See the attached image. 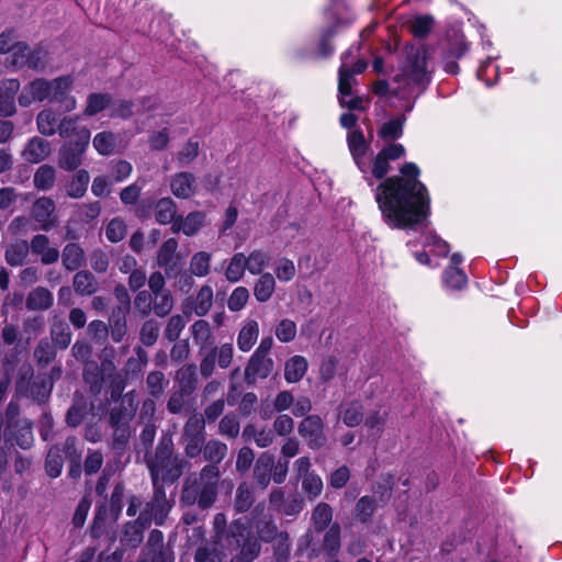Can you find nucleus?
<instances>
[{"label":"nucleus","mask_w":562,"mask_h":562,"mask_svg":"<svg viewBox=\"0 0 562 562\" xmlns=\"http://www.w3.org/2000/svg\"><path fill=\"white\" fill-rule=\"evenodd\" d=\"M56 346L47 338L41 339L34 349V358L41 367L49 364L56 358Z\"/></svg>","instance_id":"nucleus-50"},{"label":"nucleus","mask_w":562,"mask_h":562,"mask_svg":"<svg viewBox=\"0 0 562 562\" xmlns=\"http://www.w3.org/2000/svg\"><path fill=\"white\" fill-rule=\"evenodd\" d=\"M259 336V324L256 319L247 318L244 321L237 335V347L240 351H249L256 344Z\"/></svg>","instance_id":"nucleus-31"},{"label":"nucleus","mask_w":562,"mask_h":562,"mask_svg":"<svg viewBox=\"0 0 562 562\" xmlns=\"http://www.w3.org/2000/svg\"><path fill=\"white\" fill-rule=\"evenodd\" d=\"M224 553L216 543H204L200 546L194 554V562H223Z\"/></svg>","instance_id":"nucleus-58"},{"label":"nucleus","mask_w":562,"mask_h":562,"mask_svg":"<svg viewBox=\"0 0 562 562\" xmlns=\"http://www.w3.org/2000/svg\"><path fill=\"white\" fill-rule=\"evenodd\" d=\"M88 145L86 132L81 134V142H66L58 153L59 167L67 171L76 170L82 164Z\"/></svg>","instance_id":"nucleus-12"},{"label":"nucleus","mask_w":562,"mask_h":562,"mask_svg":"<svg viewBox=\"0 0 562 562\" xmlns=\"http://www.w3.org/2000/svg\"><path fill=\"white\" fill-rule=\"evenodd\" d=\"M61 261L66 270L75 271L83 265L85 251L78 244L69 243L63 249Z\"/></svg>","instance_id":"nucleus-40"},{"label":"nucleus","mask_w":562,"mask_h":562,"mask_svg":"<svg viewBox=\"0 0 562 562\" xmlns=\"http://www.w3.org/2000/svg\"><path fill=\"white\" fill-rule=\"evenodd\" d=\"M190 330L194 342L200 347L199 352L209 350L214 346V337L209 322L204 319L195 321Z\"/></svg>","instance_id":"nucleus-32"},{"label":"nucleus","mask_w":562,"mask_h":562,"mask_svg":"<svg viewBox=\"0 0 562 562\" xmlns=\"http://www.w3.org/2000/svg\"><path fill=\"white\" fill-rule=\"evenodd\" d=\"M87 134V142L90 140V131L86 126L79 125V116H65L59 121L57 133L63 138L75 139L72 142H81V134Z\"/></svg>","instance_id":"nucleus-30"},{"label":"nucleus","mask_w":562,"mask_h":562,"mask_svg":"<svg viewBox=\"0 0 562 562\" xmlns=\"http://www.w3.org/2000/svg\"><path fill=\"white\" fill-rule=\"evenodd\" d=\"M276 279L270 272L261 273L254 285V296L259 303L268 302L276 290Z\"/></svg>","instance_id":"nucleus-37"},{"label":"nucleus","mask_w":562,"mask_h":562,"mask_svg":"<svg viewBox=\"0 0 562 562\" xmlns=\"http://www.w3.org/2000/svg\"><path fill=\"white\" fill-rule=\"evenodd\" d=\"M54 212L55 202L50 198L42 196L33 203L31 215L40 224L41 229L47 232L56 225Z\"/></svg>","instance_id":"nucleus-17"},{"label":"nucleus","mask_w":562,"mask_h":562,"mask_svg":"<svg viewBox=\"0 0 562 562\" xmlns=\"http://www.w3.org/2000/svg\"><path fill=\"white\" fill-rule=\"evenodd\" d=\"M442 281L446 288L451 290H461L465 286L468 278L458 267H448L443 271Z\"/></svg>","instance_id":"nucleus-59"},{"label":"nucleus","mask_w":562,"mask_h":562,"mask_svg":"<svg viewBox=\"0 0 562 562\" xmlns=\"http://www.w3.org/2000/svg\"><path fill=\"white\" fill-rule=\"evenodd\" d=\"M56 171L55 168L49 165L41 166L33 178L35 188L47 191L53 188L55 183Z\"/></svg>","instance_id":"nucleus-57"},{"label":"nucleus","mask_w":562,"mask_h":562,"mask_svg":"<svg viewBox=\"0 0 562 562\" xmlns=\"http://www.w3.org/2000/svg\"><path fill=\"white\" fill-rule=\"evenodd\" d=\"M172 507L173 501L167 497L165 486H153L151 497L144 504L139 512V521L143 526H150L153 522L157 526H162Z\"/></svg>","instance_id":"nucleus-6"},{"label":"nucleus","mask_w":562,"mask_h":562,"mask_svg":"<svg viewBox=\"0 0 562 562\" xmlns=\"http://www.w3.org/2000/svg\"><path fill=\"white\" fill-rule=\"evenodd\" d=\"M429 54L424 46H406L398 72L393 78V95L400 100H408L417 91L414 100L426 91L431 81L428 69Z\"/></svg>","instance_id":"nucleus-2"},{"label":"nucleus","mask_w":562,"mask_h":562,"mask_svg":"<svg viewBox=\"0 0 562 562\" xmlns=\"http://www.w3.org/2000/svg\"><path fill=\"white\" fill-rule=\"evenodd\" d=\"M342 422L348 427H356L363 420L361 403L353 401L345 406L340 413Z\"/></svg>","instance_id":"nucleus-62"},{"label":"nucleus","mask_w":562,"mask_h":562,"mask_svg":"<svg viewBox=\"0 0 562 562\" xmlns=\"http://www.w3.org/2000/svg\"><path fill=\"white\" fill-rule=\"evenodd\" d=\"M177 249L178 241L175 238H168L158 250L157 265L165 270L167 277H172L178 272Z\"/></svg>","instance_id":"nucleus-23"},{"label":"nucleus","mask_w":562,"mask_h":562,"mask_svg":"<svg viewBox=\"0 0 562 562\" xmlns=\"http://www.w3.org/2000/svg\"><path fill=\"white\" fill-rule=\"evenodd\" d=\"M227 542L229 547L240 548L239 554L235 558L241 562H252L261 550L260 542L251 535L250 528L243 519H236L231 524Z\"/></svg>","instance_id":"nucleus-5"},{"label":"nucleus","mask_w":562,"mask_h":562,"mask_svg":"<svg viewBox=\"0 0 562 562\" xmlns=\"http://www.w3.org/2000/svg\"><path fill=\"white\" fill-rule=\"evenodd\" d=\"M339 10L340 5H334L326 11L327 19L333 23L324 29L321 34L316 53V56L321 58H327L334 54L335 47L331 44V38L336 35L340 26L349 25L353 21V16L351 14L340 16Z\"/></svg>","instance_id":"nucleus-8"},{"label":"nucleus","mask_w":562,"mask_h":562,"mask_svg":"<svg viewBox=\"0 0 562 562\" xmlns=\"http://www.w3.org/2000/svg\"><path fill=\"white\" fill-rule=\"evenodd\" d=\"M112 101L109 93H90L83 110L85 116H93L102 112Z\"/></svg>","instance_id":"nucleus-53"},{"label":"nucleus","mask_w":562,"mask_h":562,"mask_svg":"<svg viewBox=\"0 0 562 562\" xmlns=\"http://www.w3.org/2000/svg\"><path fill=\"white\" fill-rule=\"evenodd\" d=\"M333 519V509L327 503H318L313 510L312 520L317 532L324 531Z\"/></svg>","instance_id":"nucleus-54"},{"label":"nucleus","mask_w":562,"mask_h":562,"mask_svg":"<svg viewBox=\"0 0 562 562\" xmlns=\"http://www.w3.org/2000/svg\"><path fill=\"white\" fill-rule=\"evenodd\" d=\"M52 344L60 349H67L72 339L69 325L63 319H56L50 326Z\"/></svg>","instance_id":"nucleus-44"},{"label":"nucleus","mask_w":562,"mask_h":562,"mask_svg":"<svg viewBox=\"0 0 562 562\" xmlns=\"http://www.w3.org/2000/svg\"><path fill=\"white\" fill-rule=\"evenodd\" d=\"M50 80L37 78L25 85L19 97L18 102L21 106L27 108L35 102L49 101Z\"/></svg>","instance_id":"nucleus-15"},{"label":"nucleus","mask_w":562,"mask_h":562,"mask_svg":"<svg viewBox=\"0 0 562 562\" xmlns=\"http://www.w3.org/2000/svg\"><path fill=\"white\" fill-rule=\"evenodd\" d=\"M34 441L32 425L30 422L5 425L3 429V447L4 449H12L19 447L26 450L32 447Z\"/></svg>","instance_id":"nucleus-11"},{"label":"nucleus","mask_w":562,"mask_h":562,"mask_svg":"<svg viewBox=\"0 0 562 562\" xmlns=\"http://www.w3.org/2000/svg\"><path fill=\"white\" fill-rule=\"evenodd\" d=\"M119 135L110 131H103L93 137L94 149L102 156H109L114 153L117 145Z\"/></svg>","instance_id":"nucleus-45"},{"label":"nucleus","mask_w":562,"mask_h":562,"mask_svg":"<svg viewBox=\"0 0 562 562\" xmlns=\"http://www.w3.org/2000/svg\"><path fill=\"white\" fill-rule=\"evenodd\" d=\"M265 507L257 505L254 510V515H262V518L255 521V528L258 537L261 541L272 542V540L279 535L278 528L273 522L271 515L263 514Z\"/></svg>","instance_id":"nucleus-28"},{"label":"nucleus","mask_w":562,"mask_h":562,"mask_svg":"<svg viewBox=\"0 0 562 562\" xmlns=\"http://www.w3.org/2000/svg\"><path fill=\"white\" fill-rule=\"evenodd\" d=\"M50 153V144L42 137L34 136L25 145L22 156L31 164L43 161Z\"/></svg>","instance_id":"nucleus-26"},{"label":"nucleus","mask_w":562,"mask_h":562,"mask_svg":"<svg viewBox=\"0 0 562 562\" xmlns=\"http://www.w3.org/2000/svg\"><path fill=\"white\" fill-rule=\"evenodd\" d=\"M227 451V445L218 439L205 440L202 448L203 459L209 462L207 465L217 467L226 458Z\"/></svg>","instance_id":"nucleus-35"},{"label":"nucleus","mask_w":562,"mask_h":562,"mask_svg":"<svg viewBox=\"0 0 562 562\" xmlns=\"http://www.w3.org/2000/svg\"><path fill=\"white\" fill-rule=\"evenodd\" d=\"M246 262H245V254L244 252H236L233 255V257L228 260L227 267L225 269V278L231 283L239 282L245 274L246 269Z\"/></svg>","instance_id":"nucleus-46"},{"label":"nucleus","mask_w":562,"mask_h":562,"mask_svg":"<svg viewBox=\"0 0 562 562\" xmlns=\"http://www.w3.org/2000/svg\"><path fill=\"white\" fill-rule=\"evenodd\" d=\"M160 331V325L156 319H147L139 330V339L143 345L150 347L156 344Z\"/></svg>","instance_id":"nucleus-63"},{"label":"nucleus","mask_w":562,"mask_h":562,"mask_svg":"<svg viewBox=\"0 0 562 562\" xmlns=\"http://www.w3.org/2000/svg\"><path fill=\"white\" fill-rule=\"evenodd\" d=\"M83 380L90 385L92 392H99L102 387L104 373L102 368L93 361L89 360L83 363Z\"/></svg>","instance_id":"nucleus-48"},{"label":"nucleus","mask_w":562,"mask_h":562,"mask_svg":"<svg viewBox=\"0 0 562 562\" xmlns=\"http://www.w3.org/2000/svg\"><path fill=\"white\" fill-rule=\"evenodd\" d=\"M206 440L205 420L198 414L191 415L183 426L182 443L187 458L195 459L202 453Z\"/></svg>","instance_id":"nucleus-7"},{"label":"nucleus","mask_w":562,"mask_h":562,"mask_svg":"<svg viewBox=\"0 0 562 562\" xmlns=\"http://www.w3.org/2000/svg\"><path fill=\"white\" fill-rule=\"evenodd\" d=\"M148 526H143L139 521V517L134 522H128L125 526L122 541L124 544L130 547H137L143 541V530Z\"/></svg>","instance_id":"nucleus-61"},{"label":"nucleus","mask_w":562,"mask_h":562,"mask_svg":"<svg viewBox=\"0 0 562 562\" xmlns=\"http://www.w3.org/2000/svg\"><path fill=\"white\" fill-rule=\"evenodd\" d=\"M31 252L41 258L45 266L58 261L60 252L58 248L50 246L49 238L44 234L34 235L30 241Z\"/></svg>","instance_id":"nucleus-20"},{"label":"nucleus","mask_w":562,"mask_h":562,"mask_svg":"<svg viewBox=\"0 0 562 562\" xmlns=\"http://www.w3.org/2000/svg\"><path fill=\"white\" fill-rule=\"evenodd\" d=\"M136 409L137 403L134 395L132 393L125 394L119 405L112 407L109 413L110 426L130 425Z\"/></svg>","instance_id":"nucleus-19"},{"label":"nucleus","mask_w":562,"mask_h":562,"mask_svg":"<svg viewBox=\"0 0 562 562\" xmlns=\"http://www.w3.org/2000/svg\"><path fill=\"white\" fill-rule=\"evenodd\" d=\"M276 562H288L290 558V538L288 532L281 531L272 540Z\"/></svg>","instance_id":"nucleus-64"},{"label":"nucleus","mask_w":562,"mask_h":562,"mask_svg":"<svg viewBox=\"0 0 562 562\" xmlns=\"http://www.w3.org/2000/svg\"><path fill=\"white\" fill-rule=\"evenodd\" d=\"M204 220L205 215L200 211L191 212L186 217L179 215L177 222L171 226V231L173 233L182 232L187 236H193L203 226Z\"/></svg>","instance_id":"nucleus-27"},{"label":"nucleus","mask_w":562,"mask_h":562,"mask_svg":"<svg viewBox=\"0 0 562 562\" xmlns=\"http://www.w3.org/2000/svg\"><path fill=\"white\" fill-rule=\"evenodd\" d=\"M72 285L77 294L85 296L94 294L99 289L95 277L87 270H80L74 276Z\"/></svg>","instance_id":"nucleus-38"},{"label":"nucleus","mask_w":562,"mask_h":562,"mask_svg":"<svg viewBox=\"0 0 562 562\" xmlns=\"http://www.w3.org/2000/svg\"><path fill=\"white\" fill-rule=\"evenodd\" d=\"M403 177H391L375 190V200L385 223L392 228H415L429 215L430 199L426 186L417 178L419 168L406 162L401 168Z\"/></svg>","instance_id":"nucleus-1"},{"label":"nucleus","mask_w":562,"mask_h":562,"mask_svg":"<svg viewBox=\"0 0 562 562\" xmlns=\"http://www.w3.org/2000/svg\"><path fill=\"white\" fill-rule=\"evenodd\" d=\"M155 218L160 225L171 224L177 222V204L171 198H161L155 205Z\"/></svg>","instance_id":"nucleus-36"},{"label":"nucleus","mask_w":562,"mask_h":562,"mask_svg":"<svg viewBox=\"0 0 562 562\" xmlns=\"http://www.w3.org/2000/svg\"><path fill=\"white\" fill-rule=\"evenodd\" d=\"M308 368L307 360L303 356H293L284 366V379L289 383H296L303 379Z\"/></svg>","instance_id":"nucleus-39"},{"label":"nucleus","mask_w":562,"mask_h":562,"mask_svg":"<svg viewBox=\"0 0 562 562\" xmlns=\"http://www.w3.org/2000/svg\"><path fill=\"white\" fill-rule=\"evenodd\" d=\"M272 467L273 456L269 453H262L258 458L254 469V477L261 488H266L269 485L271 480Z\"/></svg>","instance_id":"nucleus-41"},{"label":"nucleus","mask_w":562,"mask_h":562,"mask_svg":"<svg viewBox=\"0 0 562 562\" xmlns=\"http://www.w3.org/2000/svg\"><path fill=\"white\" fill-rule=\"evenodd\" d=\"M221 472L216 465H204L199 472L189 474L182 484L179 502L181 506L211 508L217 499Z\"/></svg>","instance_id":"nucleus-4"},{"label":"nucleus","mask_w":562,"mask_h":562,"mask_svg":"<svg viewBox=\"0 0 562 562\" xmlns=\"http://www.w3.org/2000/svg\"><path fill=\"white\" fill-rule=\"evenodd\" d=\"M246 269L250 274L257 276L263 273V269L269 262V255L260 249L251 251L247 257L245 256Z\"/></svg>","instance_id":"nucleus-55"},{"label":"nucleus","mask_w":562,"mask_h":562,"mask_svg":"<svg viewBox=\"0 0 562 562\" xmlns=\"http://www.w3.org/2000/svg\"><path fill=\"white\" fill-rule=\"evenodd\" d=\"M64 457L58 446H52L45 460V469L50 477H58L63 471Z\"/></svg>","instance_id":"nucleus-49"},{"label":"nucleus","mask_w":562,"mask_h":562,"mask_svg":"<svg viewBox=\"0 0 562 562\" xmlns=\"http://www.w3.org/2000/svg\"><path fill=\"white\" fill-rule=\"evenodd\" d=\"M175 305L171 291H165L153 295V312L158 317H165L170 314Z\"/></svg>","instance_id":"nucleus-51"},{"label":"nucleus","mask_w":562,"mask_h":562,"mask_svg":"<svg viewBox=\"0 0 562 562\" xmlns=\"http://www.w3.org/2000/svg\"><path fill=\"white\" fill-rule=\"evenodd\" d=\"M406 122L405 114L392 117L383 123L378 130V136L383 140H395L402 137L403 128Z\"/></svg>","instance_id":"nucleus-43"},{"label":"nucleus","mask_w":562,"mask_h":562,"mask_svg":"<svg viewBox=\"0 0 562 562\" xmlns=\"http://www.w3.org/2000/svg\"><path fill=\"white\" fill-rule=\"evenodd\" d=\"M170 190L178 199H189L196 190V178L193 173L181 171L170 178Z\"/></svg>","instance_id":"nucleus-24"},{"label":"nucleus","mask_w":562,"mask_h":562,"mask_svg":"<svg viewBox=\"0 0 562 562\" xmlns=\"http://www.w3.org/2000/svg\"><path fill=\"white\" fill-rule=\"evenodd\" d=\"M89 181V172L85 169L78 170L66 187L67 195L72 199L82 198L87 192Z\"/></svg>","instance_id":"nucleus-47"},{"label":"nucleus","mask_w":562,"mask_h":562,"mask_svg":"<svg viewBox=\"0 0 562 562\" xmlns=\"http://www.w3.org/2000/svg\"><path fill=\"white\" fill-rule=\"evenodd\" d=\"M211 254L206 251L195 252L190 260V272L199 278L206 277L211 268Z\"/></svg>","instance_id":"nucleus-56"},{"label":"nucleus","mask_w":562,"mask_h":562,"mask_svg":"<svg viewBox=\"0 0 562 562\" xmlns=\"http://www.w3.org/2000/svg\"><path fill=\"white\" fill-rule=\"evenodd\" d=\"M54 304L53 293L44 286H36L29 292L25 306L29 311H47Z\"/></svg>","instance_id":"nucleus-29"},{"label":"nucleus","mask_w":562,"mask_h":562,"mask_svg":"<svg viewBox=\"0 0 562 562\" xmlns=\"http://www.w3.org/2000/svg\"><path fill=\"white\" fill-rule=\"evenodd\" d=\"M151 485L173 484L184 470L186 461L175 453L171 434L162 432L154 451L144 456Z\"/></svg>","instance_id":"nucleus-3"},{"label":"nucleus","mask_w":562,"mask_h":562,"mask_svg":"<svg viewBox=\"0 0 562 562\" xmlns=\"http://www.w3.org/2000/svg\"><path fill=\"white\" fill-rule=\"evenodd\" d=\"M191 394L175 389L167 401V411L170 414H181L190 403Z\"/></svg>","instance_id":"nucleus-60"},{"label":"nucleus","mask_w":562,"mask_h":562,"mask_svg":"<svg viewBox=\"0 0 562 562\" xmlns=\"http://www.w3.org/2000/svg\"><path fill=\"white\" fill-rule=\"evenodd\" d=\"M297 431L313 450L323 448L327 442L324 422L318 415H307L304 417L299 424Z\"/></svg>","instance_id":"nucleus-10"},{"label":"nucleus","mask_w":562,"mask_h":562,"mask_svg":"<svg viewBox=\"0 0 562 562\" xmlns=\"http://www.w3.org/2000/svg\"><path fill=\"white\" fill-rule=\"evenodd\" d=\"M20 88V81L15 78L0 82V116L10 117L16 113L15 95Z\"/></svg>","instance_id":"nucleus-16"},{"label":"nucleus","mask_w":562,"mask_h":562,"mask_svg":"<svg viewBox=\"0 0 562 562\" xmlns=\"http://www.w3.org/2000/svg\"><path fill=\"white\" fill-rule=\"evenodd\" d=\"M58 114L52 109H44L36 116L37 131L43 136H53L57 133L59 124Z\"/></svg>","instance_id":"nucleus-42"},{"label":"nucleus","mask_w":562,"mask_h":562,"mask_svg":"<svg viewBox=\"0 0 562 562\" xmlns=\"http://www.w3.org/2000/svg\"><path fill=\"white\" fill-rule=\"evenodd\" d=\"M241 436L245 441H254L259 448H267L274 440L272 429H268L267 427L258 428L254 424L246 425L243 429Z\"/></svg>","instance_id":"nucleus-33"},{"label":"nucleus","mask_w":562,"mask_h":562,"mask_svg":"<svg viewBox=\"0 0 562 562\" xmlns=\"http://www.w3.org/2000/svg\"><path fill=\"white\" fill-rule=\"evenodd\" d=\"M274 362L271 357H262L252 353L246 368L245 380L248 384H255L258 380L267 379L272 370Z\"/></svg>","instance_id":"nucleus-18"},{"label":"nucleus","mask_w":562,"mask_h":562,"mask_svg":"<svg viewBox=\"0 0 562 562\" xmlns=\"http://www.w3.org/2000/svg\"><path fill=\"white\" fill-rule=\"evenodd\" d=\"M213 306V289L209 284H203L195 295L186 300V307L194 315L202 317L209 314Z\"/></svg>","instance_id":"nucleus-21"},{"label":"nucleus","mask_w":562,"mask_h":562,"mask_svg":"<svg viewBox=\"0 0 562 562\" xmlns=\"http://www.w3.org/2000/svg\"><path fill=\"white\" fill-rule=\"evenodd\" d=\"M405 155L402 144L392 143L382 148L370 164L371 176L375 179H383L390 171V161L400 159Z\"/></svg>","instance_id":"nucleus-13"},{"label":"nucleus","mask_w":562,"mask_h":562,"mask_svg":"<svg viewBox=\"0 0 562 562\" xmlns=\"http://www.w3.org/2000/svg\"><path fill=\"white\" fill-rule=\"evenodd\" d=\"M30 251V244L24 239H20L7 246L4 259L9 266L20 267L25 263Z\"/></svg>","instance_id":"nucleus-34"},{"label":"nucleus","mask_w":562,"mask_h":562,"mask_svg":"<svg viewBox=\"0 0 562 562\" xmlns=\"http://www.w3.org/2000/svg\"><path fill=\"white\" fill-rule=\"evenodd\" d=\"M72 83L71 76H60L50 80L49 102L58 103L64 112H71L77 106L76 98L70 94Z\"/></svg>","instance_id":"nucleus-14"},{"label":"nucleus","mask_w":562,"mask_h":562,"mask_svg":"<svg viewBox=\"0 0 562 562\" xmlns=\"http://www.w3.org/2000/svg\"><path fill=\"white\" fill-rule=\"evenodd\" d=\"M254 502L255 497L252 487L246 482L240 483L236 490L235 509L238 513H246L250 509Z\"/></svg>","instance_id":"nucleus-52"},{"label":"nucleus","mask_w":562,"mask_h":562,"mask_svg":"<svg viewBox=\"0 0 562 562\" xmlns=\"http://www.w3.org/2000/svg\"><path fill=\"white\" fill-rule=\"evenodd\" d=\"M347 144L355 164L363 173L368 183L372 186L373 183L369 177L370 162L366 158L370 150V142L366 139L361 130H353L347 135Z\"/></svg>","instance_id":"nucleus-9"},{"label":"nucleus","mask_w":562,"mask_h":562,"mask_svg":"<svg viewBox=\"0 0 562 562\" xmlns=\"http://www.w3.org/2000/svg\"><path fill=\"white\" fill-rule=\"evenodd\" d=\"M338 99L341 108H348L351 111H363V99L361 97H351V79L345 72V68L339 71L338 78Z\"/></svg>","instance_id":"nucleus-22"},{"label":"nucleus","mask_w":562,"mask_h":562,"mask_svg":"<svg viewBox=\"0 0 562 562\" xmlns=\"http://www.w3.org/2000/svg\"><path fill=\"white\" fill-rule=\"evenodd\" d=\"M175 383L177 389L192 395L199 384L196 366L194 363H188L180 367L175 374Z\"/></svg>","instance_id":"nucleus-25"}]
</instances>
